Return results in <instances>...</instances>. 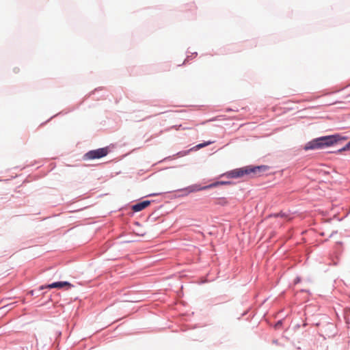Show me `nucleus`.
I'll return each instance as SVG.
<instances>
[{
    "label": "nucleus",
    "mask_w": 350,
    "mask_h": 350,
    "mask_svg": "<svg viewBox=\"0 0 350 350\" xmlns=\"http://www.w3.org/2000/svg\"><path fill=\"white\" fill-rule=\"evenodd\" d=\"M262 166H256V167H252V166H246L241 168L235 169L233 170H231L226 173V176L231 178H237L243 177L245 175H248L252 173H256L257 172H260V169L262 168Z\"/></svg>",
    "instance_id": "f257e3e1"
},
{
    "label": "nucleus",
    "mask_w": 350,
    "mask_h": 350,
    "mask_svg": "<svg viewBox=\"0 0 350 350\" xmlns=\"http://www.w3.org/2000/svg\"><path fill=\"white\" fill-rule=\"evenodd\" d=\"M109 153V149L107 147L98 148L96 150H93L88 152L83 156L84 160H92L96 159H100Z\"/></svg>",
    "instance_id": "f03ea898"
},
{
    "label": "nucleus",
    "mask_w": 350,
    "mask_h": 350,
    "mask_svg": "<svg viewBox=\"0 0 350 350\" xmlns=\"http://www.w3.org/2000/svg\"><path fill=\"white\" fill-rule=\"evenodd\" d=\"M322 148L324 146H329L336 143L338 140L336 135L325 136L320 137Z\"/></svg>",
    "instance_id": "7ed1b4c3"
},
{
    "label": "nucleus",
    "mask_w": 350,
    "mask_h": 350,
    "mask_svg": "<svg viewBox=\"0 0 350 350\" xmlns=\"http://www.w3.org/2000/svg\"><path fill=\"white\" fill-rule=\"evenodd\" d=\"M322 148V144L320 138L315 139L311 142L307 143L304 147L306 150L319 149Z\"/></svg>",
    "instance_id": "20e7f679"
},
{
    "label": "nucleus",
    "mask_w": 350,
    "mask_h": 350,
    "mask_svg": "<svg viewBox=\"0 0 350 350\" xmlns=\"http://www.w3.org/2000/svg\"><path fill=\"white\" fill-rule=\"evenodd\" d=\"M150 204V201L145 200L135 204L132 206V210L135 212H139L146 208Z\"/></svg>",
    "instance_id": "39448f33"
},
{
    "label": "nucleus",
    "mask_w": 350,
    "mask_h": 350,
    "mask_svg": "<svg viewBox=\"0 0 350 350\" xmlns=\"http://www.w3.org/2000/svg\"><path fill=\"white\" fill-rule=\"evenodd\" d=\"M64 286H68V288H70L71 286H72V285L68 282H53L51 284H49L48 286H46V288H62Z\"/></svg>",
    "instance_id": "423d86ee"
},
{
    "label": "nucleus",
    "mask_w": 350,
    "mask_h": 350,
    "mask_svg": "<svg viewBox=\"0 0 350 350\" xmlns=\"http://www.w3.org/2000/svg\"><path fill=\"white\" fill-rule=\"evenodd\" d=\"M226 184H228V183L225 182V181H218V182L213 183L209 185L203 187L199 189L198 190L206 189H209V188H212V187H215L219 185H226Z\"/></svg>",
    "instance_id": "0eeeda50"
},
{
    "label": "nucleus",
    "mask_w": 350,
    "mask_h": 350,
    "mask_svg": "<svg viewBox=\"0 0 350 350\" xmlns=\"http://www.w3.org/2000/svg\"><path fill=\"white\" fill-rule=\"evenodd\" d=\"M212 144V142H204V143H202V144H198L196 148L197 149H200V148H204L209 144Z\"/></svg>",
    "instance_id": "6e6552de"
},
{
    "label": "nucleus",
    "mask_w": 350,
    "mask_h": 350,
    "mask_svg": "<svg viewBox=\"0 0 350 350\" xmlns=\"http://www.w3.org/2000/svg\"><path fill=\"white\" fill-rule=\"evenodd\" d=\"M350 150V142L342 149V150Z\"/></svg>",
    "instance_id": "1a4fd4ad"
},
{
    "label": "nucleus",
    "mask_w": 350,
    "mask_h": 350,
    "mask_svg": "<svg viewBox=\"0 0 350 350\" xmlns=\"http://www.w3.org/2000/svg\"><path fill=\"white\" fill-rule=\"evenodd\" d=\"M337 103H342V102L341 101H334V102L326 104V105H334V104H337Z\"/></svg>",
    "instance_id": "9d476101"
},
{
    "label": "nucleus",
    "mask_w": 350,
    "mask_h": 350,
    "mask_svg": "<svg viewBox=\"0 0 350 350\" xmlns=\"http://www.w3.org/2000/svg\"><path fill=\"white\" fill-rule=\"evenodd\" d=\"M27 294H29L31 295H33V291H30L27 293Z\"/></svg>",
    "instance_id": "9b49d317"
}]
</instances>
